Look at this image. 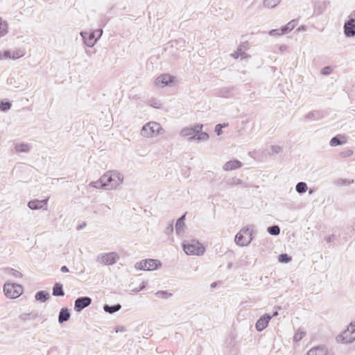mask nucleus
I'll use <instances>...</instances> for the list:
<instances>
[{"mask_svg": "<svg viewBox=\"0 0 355 355\" xmlns=\"http://www.w3.org/2000/svg\"><path fill=\"white\" fill-rule=\"evenodd\" d=\"M124 181V175L116 171H108L101 176V186L105 190H115L118 189Z\"/></svg>", "mask_w": 355, "mask_h": 355, "instance_id": "obj_1", "label": "nucleus"}, {"mask_svg": "<svg viewBox=\"0 0 355 355\" xmlns=\"http://www.w3.org/2000/svg\"><path fill=\"white\" fill-rule=\"evenodd\" d=\"M164 130L159 123L150 121L146 123L141 128L140 135L146 138H153L162 135Z\"/></svg>", "mask_w": 355, "mask_h": 355, "instance_id": "obj_2", "label": "nucleus"}, {"mask_svg": "<svg viewBox=\"0 0 355 355\" xmlns=\"http://www.w3.org/2000/svg\"><path fill=\"white\" fill-rule=\"evenodd\" d=\"M80 36L83 43L88 47H93L103 35L102 29H97L92 32L81 31Z\"/></svg>", "mask_w": 355, "mask_h": 355, "instance_id": "obj_3", "label": "nucleus"}, {"mask_svg": "<svg viewBox=\"0 0 355 355\" xmlns=\"http://www.w3.org/2000/svg\"><path fill=\"white\" fill-rule=\"evenodd\" d=\"M183 249L189 255L200 256L204 254L205 248L196 240H191L183 243Z\"/></svg>", "mask_w": 355, "mask_h": 355, "instance_id": "obj_4", "label": "nucleus"}, {"mask_svg": "<svg viewBox=\"0 0 355 355\" xmlns=\"http://www.w3.org/2000/svg\"><path fill=\"white\" fill-rule=\"evenodd\" d=\"M339 343L347 344L355 340V323H350L347 329L336 336Z\"/></svg>", "mask_w": 355, "mask_h": 355, "instance_id": "obj_5", "label": "nucleus"}, {"mask_svg": "<svg viewBox=\"0 0 355 355\" xmlns=\"http://www.w3.org/2000/svg\"><path fill=\"white\" fill-rule=\"evenodd\" d=\"M3 291L7 297L15 299L22 294L23 288L19 284L8 282L3 286Z\"/></svg>", "mask_w": 355, "mask_h": 355, "instance_id": "obj_6", "label": "nucleus"}, {"mask_svg": "<svg viewBox=\"0 0 355 355\" xmlns=\"http://www.w3.org/2000/svg\"><path fill=\"white\" fill-rule=\"evenodd\" d=\"M161 266L162 263L159 260L153 259L141 260L135 265V268L139 270H153Z\"/></svg>", "mask_w": 355, "mask_h": 355, "instance_id": "obj_7", "label": "nucleus"}, {"mask_svg": "<svg viewBox=\"0 0 355 355\" xmlns=\"http://www.w3.org/2000/svg\"><path fill=\"white\" fill-rule=\"evenodd\" d=\"M119 259V254L114 252L102 253L96 257V262L104 266L113 265L116 263Z\"/></svg>", "mask_w": 355, "mask_h": 355, "instance_id": "obj_8", "label": "nucleus"}, {"mask_svg": "<svg viewBox=\"0 0 355 355\" xmlns=\"http://www.w3.org/2000/svg\"><path fill=\"white\" fill-rule=\"evenodd\" d=\"M250 231V225L243 227L236 235L234 241L236 245L244 247L248 245L252 241V238H247L245 234Z\"/></svg>", "mask_w": 355, "mask_h": 355, "instance_id": "obj_9", "label": "nucleus"}, {"mask_svg": "<svg viewBox=\"0 0 355 355\" xmlns=\"http://www.w3.org/2000/svg\"><path fill=\"white\" fill-rule=\"evenodd\" d=\"M343 31L346 37L355 36V19L349 15L348 19L345 22Z\"/></svg>", "mask_w": 355, "mask_h": 355, "instance_id": "obj_10", "label": "nucleus"}, {"mask_svg": "<svg viewBox=\"0 0 355 355\" xmlns=\"http://www.w3.org/2000/svg\"><path fill=\"white\" fill-rule=\"evenodd\" d=\"M92 303L89 297H80L77 298L74 302V310L80 313L83 309L89 306Z\"/></svg>", "mask_w": 355, "mask_h": 355, "instance_id": "obj_11", "label": "nucleus"}, {"mask_svg": "<svg viewBox=\"0 0 355 355\" xmlns=\"http://www.w3.org/2000/svg\"><path fill=\"white\" fill-rule=\"evenodd\" d=\"M174 79V77L168 74H162L155 79V85L157 87L162 88L169 85L170 83L173 82Z\"/></svg>", "mask_w": 355, "mask_h": 355, "instance_id": "obj_12", "label": "nucleus"}, {"mask_svg": "<svg viewBox=\"0 0 355 355\" xmlns=\"http://www.w3.org/2000/svg\"><path fill=\"white\" fill-rule=\"evenodd\" d=\"M202 127V124H197L193 127H185L180 132V135L181 137H192L196 133L200 132Z\"/></svg>", "mask_w": 355, "mask_h": 355, "instance_id": "obj_13", "label": "nucleus"}, {"mask_svg": "<svg viewBox=\"0 0 355 355\" xmlns=\"http://www.w3.org/2000/svg\"><path fill=\"white\" fill-rule=\"evenodd\" d=\"M271 318L272 316L269 314H265L261 316L256 322L255 327L257 330L258 331H261L265 329Z\"/></svg>", "mask_w": 355, "mask_h": 355, "instance_id": "obj_14", "label": "nucleus"}, {"mask_svg": "<svg viewBox=\"0 0 355 355\" xmlns=\"http://www.w3.org/2000/svg\"><path fill=\"white\" fill-rule=\"evenodd\" d=\"M47 201H48V199H44L42 200H31L28 203V207L31 209H33V210L40 209H47V207H46Z\"/></svg>", "mask_w": 355, "mask_h": 355, "instance_id": "obj_15", "label": "nucleus"}, {"mask_svg": "<svg viewBox=\"0 0 355 355\" xmlns=\"http://www.w3.org/2000/svg\"><path fill=\"white\" fill-rule=\"evenodd\" d=\"M328 353L327 348L324 345H319L311 348L307 352V355H327Z\"/></svg>", "mask_w": 355, "mask_h": 355, "instance_id": "obj_16", "label": "nucleus"}, {"mask_svg": "<svg viewBox=\"0 0 355 355\" xmlns=\"http://www.w3.org/2000/svg\"><path fill=\"white\" fill-rule=\"evenodd\" d=\"M242 166V163L237 160H231L227 162L223 166V169L225 171H233Z\"/></svg>", "mask_w": 355, "mask_h": 355, "instance_id": "obj_17", "label": "nucleus"}, {"mask_svg": "<svg viewBox=\"0 0 355 355\" xmlns=\"http://www.w3.org/2000/svg\"><path fill=\"white\" fill-rule=\"evenodd\" d=\"M209 135L207 132H202L196 133L192 137H189V141H193L194 140H197L198 141H205L209 139Z\"/></svg>", "mask_w": 355, "mask_h": 355, "instance_id": "obj_18", "label": "nucleus"}, {"mask_svg": "<svg viewBox=\"0 0 355 355\" xmlns=\"http://www.w3.org/2000/svg\"><path fill=\"white\" fill-rule=\"evenodd\" d=\"M70 312L67 308H62L59 313L58 316V322L60 323H63L64 322L67 321L70 318Z\"/></svg>", "mask_w": 355, "mask_h": 355, "instance_id": "obj_19", "label": "nucleus"}, {"mask_svg": "<svg viewBox=\"0 0 355 355\" xmlns=\"http://www.w3.org/2000/svg\"><path fill=\"white\" fill-rule=\"evenodd\" d=\"M346 142V139H345V137L343 135H337L334 137H333L329 142V145L331 146H336L338 145H342Z\"/></svg>", "mask_w": 355, "mask_h": 355, "instance_id": "obj_20", "label": "nucleus"}, {"mask_svg": "<svg viewBox=\"0 0 355 355\" xmlns=\"http://www.w3.org/2000/svg\"><path fill=\"white\" fill-rule=\"evenodd\" d=\"M49 298L50 294L46 291H40L35 294V300L41 302H44Z\"/></svg>", "mask_w": 355, "mask_h": 355, "instance_id": "obj_21", "label": "nucleus"}, {"mask_svg": "<svg viewBox=\"0 0 355 355\" xmlns=\"http://www.w3.org/2000/svg\"><path fill=\"white\" fill-rule=\"evenodd\" d=\"M8 33V24L7 21L0 17V38L6 36Z\"/></svg>", "mask_w": 355, "mask_h": 355, "instance_id": "obj_22", "label": "nucleus"}, {"mask_svg": "<svg viewBox=\"0 0 355 355\" xmlns=\"http://www.w3.org/2000/svg\"><path fill=\"white\" fill-rule=\"evenodd\" d=\"M121 309V306L120 304H116L112 306H110L108 304H105L103 306V309L105 312L109 313H114Z\"/></svg>", "mask_w": 355, "mask_h": 355, "instance_id": "obj_23", "label": "nucleus"}, {"mask_svg": "<svg viewBox=\"0 0 355 355\" xmlns=\"http://www.w3.org/2000/svg\"><path fill=\"white\" fill-rule=\"evenodd\" d=\"M53 295L54 296H64V292L62 288V284L56 283L53 288Z\"/></svg>", "mask_w": 355, "mask_h": 355, "instance_id": "obj_24", "label": "nucleus"}, {"mask_svg": "<svg viewBox=\"0 0 355 355\" xmlns=\"http://www.w3.org/2000/svg\"><path fill=\"white\" fill-rule=\"evenodd\" d=\"M31 150V146L28 144H18L15 146V150L18 153H28Z\"/></svg>", "mask_w": 355, "mask_h": 355, "instance_id": "obj_25", "label": "nucleus"}, {"mask_svg": "<svg viewBox=\"0 0 355 355\" xmlns=\"http://www.w3.org/2000/svg\"><path fill=\"white\" fill-rule=\"evenodd\" d=\"M297 25V21L295 20H292L289 21L286 25L284 26L282 28L284 34L288 33L292 30L295 28Z\"/></svg>", "mask_w": 355, "mask_h": 355, "instance_id": "obj_26", "label": "nucleus"}, {"mask_svg": "<svg viewBox=\"0 0 355 355\" xmlns=\"http://www.w3.org/2000/svg\"><path fill=\"white\" fill-rule=\"evenodd\" d=\"M282 0H263V4L265 8H275Z\"/></svg>", "mask_w": 355, "mask_h": 355, "instance_id": "obj_27", "label": "nucleus"}, {"mask_svg": "<svg viewBox=\"0 0 355 355\" xmlns=\"http://www.w3.org/2000/svg\"><path fill=\"white\" fill-rule=\"evenodd\" d=\"M307 184L304 182H300L295 186V190L299 193H304L307 191Z\"/></svg>", "mask_w": 355, "mask_h": 355, "instance_id": "obj_28", "label": "nucleus"}, {"mask_svg": "<svg viewBox=\"0 0 355 355\" xmlns=\"http://www.w3.org/2000/svg\"><path fill=\"white\" fill-rule=\"evenodd\" d=\"M243 184V180L236 177L229 178L227 180V184L230 187H234Z\"/></svg>", "mask_w": 355, "mask_h": 355, "instance_id": "obj_29", "label": "nucleus"}, {"mask_svg": "<svg viewBox=\"0 0 355 355\" xmlns=\"http://www.w3.org/2000/svg\"><path fill=\"white\" fill-rule=\"evenodd\" d=\"M25 51L23 49H17L12 52V60H17L23 57L25 55Z\"/></svg>", "mask_w": 355, "mask_h": 355, "instance_id": "obj_30", "label": "nucleus"}, {"mask_svg": "<svg viewBox=\"0 0 355 355\" xmlns=\"http://www.w3.org/2000/svg\"><path fill=\"white\" fill-rule=\"evenodd\" d=\"M354 183L353 180L339 178L335 181L337 186L350 185Z\"/></svg>", "mask_w": 355, "mask_h": 355, "instance_id": "obj_31", "label": "nucleus"}, {"mask_svg": "<svg viewBox=\"0 0 355 355\" xmlns=\"http://www.w3.org/2000/svg\"><path fill=\"white\" fill-rule=\"evenodd\" d=\"M306 335V332L304 331H302V329H298L294 336H293V341L294 342H299Z\"/></svg>", "mask_w": 355, "mask_h": 355, "instance_id": "obj_32", "label": "nucleus"}, {"mask_svg": "<svg viewBox=\"0 0 355 355\" xmlns=\"http://www.w3.org/2000/svg\"><path fill=\"white\" fill-rule=\"evenodd\" d=\"M6 273L15 278H21L23 276L19 271L15 270L13 268H7Z\"/></svg>", "mask_w": 355, "mask_h": 355, "instance_id": "obj_33", "label": "nucleus"}, {"mask_svg": "<svg viewBox=\"0 0 355 355\" xmlns=\"http://www.w3.org/2000/svg\"><path fill=\"white\" fill-rule=\"evenodd\" d=\"M185 224L184 223L179 222L177 220L175 225V231L178 234H182L184 232Z\"/></svg>", "mask_w": 355, "mask_h": 355, "instance_id": "obj_34", "label": "nucleus"}, {"mask_svg": "<svg viewBox=\"0 0 355 355\" xmlns=\"http://www.w3.org/2000/svg\"><path fill=\"white\" fill-rule=\"evenodd\" d=\"M268 232L271 235L277 236L280 233V228L277 225H272L268 228Z\"/></svg>", "mask_w": 355, "mask_h": 355, "instance_id": "obj_35", "label": "nucleus"}, {"mask_svg": "<svg viewBox=\"0 0 355 355\" xmlns=\"http://www.w3.org/2000/svg\"><path fill=\"white\" fill-rule=\"evenodd\" d=\"M155 295L159 298L167 299V298L170 297L172 295V294L170 293H168L166 291H157L155 293Z\"/></svg>", "mask_w": 355, "mask_h": 355, "instance_id": "obj_36", "label": "nucleus"}, {"mask_svg": "<svg viewBox=\"0 0 355 355\" xmlns=\"http://www.w3.org/2000/svg\"><path fill=\"white\" fill-rule=\"evenodd\" d=\"M291 260V257L287 254H281L278 257V261L281 263H288Z\"/></svg>", "mask_w": 355, "mask_h": 355, "instance_id": "obj_37", "label": "nucleus"}, {"mask_svg": "<svg viewBox=\"0 0 355 355\" xmlns=\"http://www.w3.org/2000/svg\"><path fill=\"white\" fill-rule=\"evenodd\" d=\"M11 103L10 102H1L0 103V110L6 112L10 109Z\"/></svg>", "mask_w": 355, "mask_h": 355, "instance_id": "obj_38", "label": "nucleus"}, {"mask_svg": "<svg viewBox=\"0 0 355 355\" xmlns=\"http://www.w3.org/2000/svg\"><path fill=\"white\" fill-rule=\"evenodd\" d=\"M102 182H101V177L100 179L95 182H92L89 183V186L96 189H103V187L101 186Z\"/></svg>", "mask_w": 355, "mask_h": 355, "instance_id": "obj_39", "label": "nucleus"}, {"mask_svg": "<svg viewBox=\"0 0 355 355\" xmlns=\"http://www.w3.org/2000/svg\"><path fill=\"white\" fill-rule=\"evenodd\" d=\"M227 123L217 124L215 127V132H216L217 135H220L223 133L222 128L227 126Z\"/></svg>", "mask_w": 355, "mask_h": 355, "instance_id": "obj_40", "label": "nucleus"}, {"mask_svg": "<svg viewBox=\"0 0 355 355\" xmlns=\"http://www.w3.org/2000/svg\"><path fill=\"white\" fill-rule=\"evenodd\" d=\"M245 55L244 52H242L241 48H239L236 51L231 54V56L234 59L239 58L240 56L243 57Z\"/></svg>", "mask_w": 355, "mask_h": 355, "instance_id": "obj_41", "label": "nucleus"}, {"mask_svg": "<svg viewBox=\"0 0 355 355\" xmlns=\"http://www.w3.org/2000/svg\"><path fill=\"white\" fill-rule=\"evenodd\" d=\"M269 35L271 36L273 35H284L282 28L280 29H273L269 31Z\"/></svg>", "mask_w": 355, "mask_h": 355, "instance_id": "obj_42", "label": "nucleus"}, {"mask_svg": "<svg viewBox=\"0 0 355 355\" xmlns=\"http://www.w3.org/2000/svg\"><path fill=\"white\" fill-rule=\"evenodd\" d=\"M331 71H332V70H331V68L330 67H329V66H327V67H324L322 69V71H321V73H322V75H329V74H330V73H331Z\"/></svg>", "mask_w": 355, "mask_h": 355, "instance_id": "obj_43", "label": "nucleus"}, {"mask_svg": "<svg viewBox=\"0 0 355 355\" xmlns=\"http://www.w3.org/2000/svg\"><path fill=\"white\" fill-rule=\"evenodd\" d=\"M3 59H12V52L6 50L2 54Z\"/></svg>", "mask_w": 355, "mask_h": 355, "instance_id": "obj_44", "label": "nucleus"}, {"mask_svg": "<svg viewBox=\"0 0 355 355\" xmlns=\"http://www.w3.org/2000/svg\"><path fill=\"white\" fill-rule=\"evenodd\" d=\"M173 232V222L170 223L168 226L165 230V234H170Z\"/></svg>", "mask_w": 355, "mask_h": 355, "instance_id": "obj_45", "label": "nucleus"}, {"mask_svg": "<svg viewBox=\"0 0 355 355\" xmlns=\"http://www.w3.org/2000/svg\"><path fill=\"white\" fill-rule=\"evenodd\" d=\"M271 149H272V152L275 153H279L282 150V147L279 146H277V145L272 146Z\"/></svg>", "mask_w": 355, "mask_h": 355, "instance_id": "obj_46", "label": "nucleus"}, {"mask_svg": "<svg viewBox=\"0 0 355 355\" xmlns=\"http://www.w3.org/2000/svg\"><path fill=\"white\" fill-rule=\"evenodd\" d=\"M126 331V329L125 327H123V326H120V327H118L116 329V332L118 333V332H125Z\"/></svg>", "mask_w": 355, "mask_h": 355, "instance_id": "obj_47", "label": "nucleus"}, {"mask_svg": "<svg viewBox=\"0 0 355 355\" xmlns=\"http://www.w3.org/2000/svg\"><path fill=\"white\" fill-rule=\"evenodd\" d=\"M334 235L331 234V235H329L327 237H326L325 240L327 243H331L334 241Z\"/></svg>", "mask_w": 355, "mask_h": 355, "instance_id": "obj_48", "label": "nucleus"}, {"mask_svg": "<svg viewBox=\"0 0 355 355\" xmlns=\"http://www.w3.org/2000/svg\"><path fill=\"white\" fill-rule=\"evenodd\" d=\"M252 233H253V230L251 228V226H250V231L248 232V234H246L245 236L247 238H252L253 239V236H252Z\"/></svg>", "mask_w": 355, "mask_h": 355, "instance_id": "obj_49", "label": "nucleus"}, {"mask_svg": "<svg viewBox=\"0 0 355 355\" xmlns=\"http://www.w3.org/2000/svg\"><path fill=\"white\" fill-rule=\"evenodd\" d=\"M29 315H30L29 313H23V314L20 315L19 318L22 320H27V318Z\"/></svg>", "mask_w": 355, "mask_h": 355, "instance_id": "obj_50", "label": "nucleus"}, {"mask_svg": "<svg viewBox=\"0 0 355 355\" xmlns=\"http://www.w3.org/2000/svg\"><path fill=\"white\" fill-rule=\"evenodd\" d=\"M60 270L62 272H69V269L66 266H62Z\"/></svg>", "mask_w": 355, "mask_h": 355, "instance_id": "obj_51", "label": "nucleus"}, {"mask_svg": "<svg viewBox=\"0 0 355 355\" xmlns=\"http://www.w3.org/2000/svg\"><path fill=\"white\" fill-rule=\"evenodd\" d=\"M150 105L157 109L160 108V104H159L158 103H152V104H150Z\"/></svg>", "mask_w": 355, "mask_h": 355, "instance_id": "obj_52", "label": "nucleus"}, {"mask_svg": "<svg viewBox=\"0 0 355 355\" xmlns=\"http://www.w3.org/2000/svg\"><path fill=\"white\" fill-rule=\"evenodd\" d=\"M186 214L182 215L180 218L178 219V221L184 223Z\"/></svg>", "mask_w": 355, "mask_h": 355, "instance_id": "obj_53", "label": "nucleus"}, {"mask_svg": "<svg viewBox=\"0 0 355 355\" xmlns=\"http://www.w3.org/2000/svg\"><path fill=\"white\" fill-rule=\"evenodd\" d=\"M287 49V46L286 45H282L279 46V50L283 51H285Z\"/></svg>", "mask_w": 355, "mask_h": 355, "instance_id": "obj_54", "label": "nucleus"}, {"mask_svg": "<svg viewBox=\"0 0 355 355\" xmlns=\"http://www.w3.org/2000/svg\"><path fill=\"white\" fill-rule=\"evenodd\" d=\"M306 30V27L304 26H300L298 28H297V31H305Z\"/></svg>", "mask_w": 355, "mask_h": 355, "instance_id": "obj_55", "label": "nucleus"}, {"mask_svg": "<svg viewBox=\"0 0 355 355\" xmlns=\"http://www.w3.org/2000/svg\"><path fill=\"white\" fill-rule=\"evenodd\" d=\"M145 287V285L143 284L141 286H139V288L137 289L136 291L139 292L141 291Z\"/></svg>", "mask_w": 355, "mask_h": 355, "instance_id": "obj_56", "label": "nucleus"}, {"mask_svg": "<svg viewBox=\"0 0 355 355\" xmlns=\"http://www.w3.org/2000/svg\"><path fill=\"white\" fill-rule=\"evenodd\" d=\"M352 154V150H348L347 153V155L348 156H350Z\"/></svg>", "mask_w": 355, "mask_h": 355, "instance_id": "obj_57", "label": "nucleus"}, {"mask_svg": "<svg viewBox=\"0 0 355 355\" xmlns=\"http://www.w3.org/2000/svg\"><path fill=\"white\" fill-rule=\"evenodd\" d=\"M277 315H278V312H277V311H275V312H274V313H273V314H272V317H275V316H277Z\"/></svg>", "mask_w": 355, "mask_h": 355, "instance_id": "obj_58", "label": "nucleus"}, {"mask_svg": "<svg viewBox=\"0 0 355 355\" xmlns=\"http://www.w3.org/2000/svg\"><path fill=\"white\" fill-rule=\"evenodd\" d=\"M313 192V189H310V190L309 191V194H311Z\"/></svg>", "mask_w": 355, "mask_h": 355, "instance_id": "obj_59", "label": "nucleus"}, {"mask_svg": "<svg viewBox=\"0 0 355 355\" xmlns=\"http://www.w3.org/2000/svg\"><path fill=\"white\" fill-rule=\"evenodd\" d=\"M3 59L2 53L0 52V60Z\"/></svg>", "mask_w": 355, "mask_h": 355, "instance_id": "obj_60", "label": "nucleus"}, {"mask_svg": "<svg viewBox=\"0 0 355 355\" xmlns=\"http://www.w3.org/2000/svg\"><path fill=\"white\" fill-rule=\"evenodd\" d=\"M211 286H212V287L215 286V284H211Z\"/></svg>", "mask_w": 355, "mask_h": 355, "instance_id": "obj_61", "label": "nucleus"}]
</instances>
